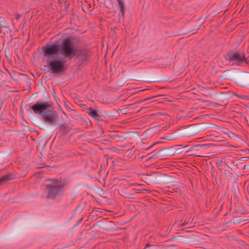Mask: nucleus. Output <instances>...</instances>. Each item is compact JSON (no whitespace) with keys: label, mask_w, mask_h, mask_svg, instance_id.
<instances>
[{"label":"nucleus","mask_w":249,"mask_h":249,"mask_svg":"<svg viewBox=\"0 0 249 249\" xmlns=\"http://www.w3.org/2000/svg\"><path fill=\"white\" fill-rule=\"evenodd\" d=\"M245 58V54L242 52H236L228 54L227 59L232 64L243 66L246 64Z\"/></svg>","instance_id":"obj_4"},{"label":"nucleus","mask_w":249,"mask_h":249,"mask_svg":"<svg viewBox=\"0 0 249 249\" xmlns=\"http://www.w3.org/2000/svg\"><path fill=\"white\" fill-rule=\"evenodd\" d=\"M149 246V245H147L145 246V247H147V246Z\"/></svg>","instance_id":"obj_11"},{"label":"nucleus","mask_w":249,"mask_h":249,"mask_svg":"<svg viewBox=\"0 0 249 249\" xmlns=\"http://www.w3.org/2000/svg\"><path fill=\"white\" fill-rule=\"evenodd\" d=\"M51 107V105L47 102L38 101L31 107V108L35 114L43 116Z\"/></svg>","instance_id":"obj_3"},{"label":"nucleus","mask_w":249,"mask_h":249,"mask_svg":"<svg viewBox=\"0 0 249 249\" xmlns=\"http://www.w3.org/2000/svg\"><path fill=\"white\" fill-rule=\"evenodd\" d=\"M118 1L119 3V7L121 11V12L119 13V15L121 14L122 16H124V3L123 0H118Z\"/></svg>","instance_id":"obj_8"},{"label":"nucleus","mask_w":249,"mask_h":249,"mask_svg":"<svg viewBox=\"0 0 249 249\" xmlns=\"http://www.w3.org/2000/svg\"><path fill=\"white\" fill-rule=\"evenodd\" d=\"M54 182V185H48V196L50 197H54V196L62 194L64 187V184L55 179H52Z\"/></svg>","instance_id":"obj_2"},{"label":"nucleus","mask_w":249,"mask_h":249,"mask_svg":"<svg viewBox=\"0 0 249 249\" xmlns=\"http://www.w3.org/2000/svg\"><path fill=\"white\" fill-rule=\"evenodd\" d=\"M42 50L47 61L53 58L51 55L57 54L58 51L65 58L71 60L77 53V47L75 45V39L73 37H69L64 39L60 46L56 44H47L42 48Z\"/></svg>","instance_id":"obj_1"},{"label":"nucleus","mask_w":249,"mask_h":249,"mask_svg":"<svg viewBox=\"0 0 249 249\" xmlns=\"http://www.w3.org/2000/svg\"><path fill=\"white\" fill-rule=\"evenodd\" d=\"M49 64L48 65L45 66L49 71H52V73H58L60 71L62 68L64 63L60 60H51L48 61Z\"/></svg>","instance_id":"obj_5"},{"label":"nucleus","mask_w":249,"mask_h":249,"mask_svg":"<svg viewBox=\"0 0 249 249\" xmlns=\"http://www.w3.org/2000/svg\"><path fill=\"white\" fill-rule=\"evenodd\" d=\"M157 143H155L154 144H153L151 146V147H152V146H153L154 145L156 144Z\"/></svg>","instance_id":"obj_10"},{"label":"nucleus","mask_w":249,"mask_h":249,"mask_svg":"<svg viewBox=\"0 0 249 249\" xmlns=\"http://www.w3.org/2000/svg\"><path fill=\"white\" fill-rule=\"evenodd\" d=\"M42 116L43 117L44 121L45 123L51 124H54L58 120V117L56 113L50 109Z\"/></svg>","instance_id":"obj_6"},{"label":"nucleus","mask_w":249,"mask_h":249,"mask_svg":"<svg viewBox=\"0 0 249 249\" xmlns=\"http://www.w3.org/2000/svg\"><path fill=\"white\" fill-rule=\"evenodd\" d=\"M13 179V177L11 175H6L5 176H3L0 179V185L2 182H5L9 180H10L11 179Z\"/></svg>","instance_id":"obj_9"},{"label":"nucleus","mask_w":249,"mask_h":249,"mask_svg":"<svg viewBox=\"0 0 249 249\" xmlns=\"http://www.w3.org/2000/svg\"><path fill=\"white\" fill-rule=\"evenodd\" d=\"M87 113L93 118L98 120L99 118V115L95 110L91 108H88L87 109Z\"/></svg>","instance_id":"obj_7"}]
</instances>
